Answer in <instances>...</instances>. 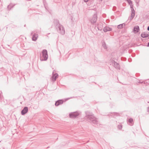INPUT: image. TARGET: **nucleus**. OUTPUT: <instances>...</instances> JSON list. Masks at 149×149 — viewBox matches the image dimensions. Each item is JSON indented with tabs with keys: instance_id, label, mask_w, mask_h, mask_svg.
Here are the masks:
<instances>
[{
	"instance_id": "obj_1",
	"label": "nucleus",
	"mask_w": 149,
	"mask_h": 149,
	"mask_svg": "<svg viewBox=\"0 0 149 149\" xmlns=\"http://www.w3.org/2000/svg\"><path fill=\"white\" fill-rule=\"evenodd\" d=\"M86 116L85 119L88 122H90L92 124L97 125L98 124L97 118L95 117L92 112L88 111L85 112Z\"/></svg>"
},
{
	"instance_id": "obj_2",
	"label": "nucleus",
	"mask_w": 149,
	"mask_h": 149,
	"mask_svg": "<svg viewBox=\"0 0 149 149\" xmlns=\"http://www.w3.org/2000/svg\"><path fill=\"white\" fill-rule=\"evenodd\" d=\"M48 57L47 52L46 49H43L42 52V55L40 54V59L41 61H46Z\"/></svg>"
},
{
	"instance_id": "obj_3",
	"label": "nucleus",
	"mask_w": 149,
	"mask_h": 149,
	"mask_svg": "<svg viewBox=\"0 0 149 149\" xmlns=\"http://www.w3.org/2000/svg\"><path fill=\"white\" fill-rule=\"evenodd\" d=\"M58 31L61 35H64L65 33V31L64 27L61 24L56 27Z\"/></svg>"
},
{
	"instance_id": "obj_4",
	"label": "nucleus",
	"mask_w": 149,
	"mask_h": 149,
	"mask_svg": "<svg viewBox=\"0 0 149 149\" xmlns=\"http://www.w3.org/2000/svg\"><path fill=\"white\" fill-rule=\"evenodd\" d=\"M97 19V13H95L93 15L92 18L90 20L92 24H93L95 23Z\"/></svg>"
},
{
	"instance_id": "obj_5",
	"label": "nucleus",
	"mask_w": 149,
	"mask_h": 149,
	"mask_svg": "<svg viewBox=\"0 0 149 149\" xmlns=\"http://www.w3.org/2000/svg\"><path fill=\"white\" fill-rule=\"evenodd\" d=\"M111 62L113 65L117 69L120 70V66L119 64L113 60H111Z\"/></svg>"
},
{
	"instance_id": "obj_6",
	"label": "nucleus",
	"mask_w": 149,
	"mask_h": 149,
	"mask_svg": "<svg viewBox=\"0 0 149 149\" xmlns=\"http://www.w3.org/2000/svg\"><path fill=\"white\" fill-rule=\"evenodd\" d=\"M79 114L78 112L76 111L70 113L69 116L71 118H75L79 115Z\"/></svg>"
},
{
	"instance_id": "obj_7",
	"label": "nucleus",
	"mask_w": 149,
	"mask_h": 149,
	"mask_svg": "<svg viewBox=\"0 0 149 149\" xmlns=\"http://www.w3.org/2000/svg\"><path fill=\"white\" fill-rule=\"evenodd\" d=\"M28 107H25L21 111V113L22 115H24L28 112Z\"/></svg>"
},
{
	"instance_id": "obj_8",
	"label": "nucleus",
	"mask_w": 149,
	"mask_h": 149,
	"mask_svg": "<svg viewBox=\"0 0 149 149\" xmlns=\"http://www.w3.org/2000/svg\"><path fill=\"white\" fill-rule=\"evenodd\" d=\"M58 74L57 73H56L55 74H54L53 72L52 73V75L51 78V79L52 81H54L56 80V79L58 78Z\"/></svg>"
},
{
	"instance_id": "obj_9",
	"label": "nucleus",
	"mask_w": 149,
	"mask_h": 149,
	"mask_svg": "<svg viewBox=\"0 0 149 149\" xmlns=\"http://www.w3.org/2000/svg\"><path fill=\"white\" fill-rule=\"evenodd\" d=\"M139 31V26H134L133 31L134 33H136L138 32Z\"/></svg>"
},
{
	"instance_id": "obj_10",
	"label": "nucleus",
	"mask_w": 149,
	"mask_h": 149,
	"mask_svg": "<svg viewBox=\"0 0 149 149\" xmlns=\"http://www.w3.org/2000/svg\"><path fill=\"white\" fill-rule=\"evenodd\" d=\"M64 102L63 100H59L56 101L55 103V105L56 106H58L62 104Z\"/></svg>"
},
{
	"instance_id": "obj_11",
	"label": "nucleus",
	"mask_w": 149,
	"mask_h": 149,
	"mask_svg": "<svg viewBox=\"0 0 149 149\" xmlns=\"http://www.w3.org/2000/svg\"><path fill=\"white\" fill-rule=\"evenodd\" d=\"M103 30L104 32H106L107 31H112V28L111 27H109V26H106L104 28Z\"/></svg>"
},
{
	"instance_id": "obj_12",
	"label": "nucleus",
	"mask_w": 149,
	"mask_h": 149,
	"mask_svg": "<svg viewBox=\"0 0 149 149\" xmlns=\"http://www.w3.org/2000/svg\"><path fill=\"white\" fill-rule=\"evenodd\" d=\"M33 33L32 32L31 34V35H32V40L34 41H36L38 37V34L35 33L32 35Z\"/></svg>"
},
{
	"instance_id": "obj_13",
	"label": "nucleus",
	"mask_w": 149,
	"mask_h": 149,
	"mask_svg": "<svg viewBox=\"0 0 149 149\" xmlns=\"http://www.w3.org/2000/svg\"><path fill=\"white\" fill-rule=\"evenodd\" d=\"M141 36L143 38H147L149 36V33L148 32H144L142 33Z\"/></svg>"
},
{
	"instance_id": "obj_14",
	"label": "nucleus",
	"mask_w": 149,
	"mask_h": 149,
	"mask_svg": "<svg viewBox=\"0 0 149 149\" xmlns=\"http://www.w3.org/2000/svg\"><path fill=\"white\" fill-rule=\"evenodd\" d=\"M54 22L56 27L61 25V24H59V20L57 19H54Z\"/></svg>"
},
{
	"instance_id": "obj_15",
	"label": "nucleus",
	"mask_w": 149,
	"mask_h": 149,
	"mask_svg": "<svg viewBox=\"0 0 149 149\" xmlns=\"http://www.w3.org/2000/svg\"><path fill=\"white\" fill-rule=\"evenodd\" d=\"M111 113L112 115H109L108 116L115 118L116 116H118L119 115V113L117 112H111Z\"/></svg>"
},
{
	"instance_id": "obj_16",
	"label": "nucleus",
	"mask_w": 149,
	"mask_h": 149,
	"mask_svg": "<svg viewBox=\"0 0 149 149\" xmlns=\"http://www.w3.org/2000/svg\"><path fill=\"white\" fill-rule=\"evenodd\" d=\"M15 4H13L12 3H10L9 5L8 6L7 8L8 10H10L12 8H13L15 6Z\"/></svg>"
},
{
	"instance_id": "obj_17",
	"label": "nucleus",
	"mask_w": 149,
	"mask_h": 149,
	"mask_svg": "<svg viewBox=\"0 0 149 149\" xmlns=\"http://www.w3.org/2000/svg\"><path fill=\"white\" fill-rule=\"evenodd\" d=\"M128 4L130 5V7L133 6L132 1L131 0H126Z\"/></svg>"
},
{
	"instance_id": "obj_18",
	"label": "nucleus",
	"mask_w": 149,
	"mask_h": 149,
	"mask_svg": "<svg viewBox=\"0 0 149 149\" xmlns=\"http://www.w3.org/2000/svg\"><path fill=\"white\" fill-rule=\"evenodd\" d=\"M125 25V24H122L118 26L117 27L118 29H121L123 28V25Z\"/></svg>"
},
{
	"instance_id": "obj_19",
	"label": "nucleus",
	"mask_w": 149,
	"mask_h": 149,
	"mask_svg": "<svg viewBox=\"0 0 149 149\" xmlns=\"http://www.w3.org/2000/svg\"><path fill=\"white\" fill-rule=\"evenodd\" d=\"M102 46L104 49H107V46L106 43L104 41L102 43Z\"/></svg>"
},
{
	"instance_id": "obj_20",
	"label": "nucleus",
	"mask_w": 149,
	"mask_h": 149,
	"mask_svg": "<svg viewBox=\"0 0 149 149\" xmlns=\"http://www.w3.org/2000/svg\"><path fill=\"white\" fill-rule=\"evenodd\" d=\"M97 28L99 30L101 31L102 30V27H101L99 24L97 25Z\"/></svg>"
},
{
	"instance_id": "obj_21",
	"label": "nucleus",
	"mask_w": 149,
	"mask_h": 149,
	"mask_svg": "<svg viewBox=\"0 0 149 149\" xmlns=\"http://www.w3.org/2000/svg\"><path fill=\"white\" fill-rule=\"evenodd\" d=\"M130 8L132 11L131 13L135 14V11L134 9V8H133V6L131 7Z\"/></svg>"
},
{
	"instance_id": "obj_22",
	"label": "nucleus",
	"mask_w": 149,
	"mask_h": 149,
	"mask_svg": "<svg viewBox=\"0 0 149 149\" xmlns=\"http://www.w3.org/2000/svg\"><path fill=\"white\" fill-rule=\"evenodd\" d=\"M133 121V119L132 118L129 119L128 120V122L130 123H132Z\"/></svg>"
},
{
	"instance_id": "obj_23",
	"label": "nucleus",
	"mask_w": 149,
	"mask_h": 149,
	"mask_svg": "<svg viewBox=\"0 0 149 149\" xmlns=\"http://www.w3.org/2000/svg\"><path fill=\"white\" fill-rule=\"evenodd\" d=\"M118 128L119 130H121L122 128V125H118Z\"/></svg>"
},
{
	"instance_id": "obj_24",
	"label": "nucleus",
	"mask_w": 149,
	"mask_h": 149,
	"mask_svg": "<svg viewBox=\"0 0 149 149\" xmlns=\"http://www.w3.org/2000/svg\"><path fill=\"white\" fill-rule=\"evenodd\" d=\"M135 14L131 13V16L132 18H134V16H135Z\"/></svg>"
},
{
	"instance_id": "obj_25",
	"label": "nucleus",
	"mask_w": 149,
	"mask_h": 149,
	"mask_svg": "<svg viewBox=\"0 0 149 149\" xmlns=\"http://www.w3.org/2000/svg\"><path fill=\"white\" fill-rule=\"evenodd\" d=\"M116 9V6H114L113 8V11H115Z\"/></svg>"
},
{
	"instance_id": "obj_26",
	"label": "nucleus",
	"mask_w": 149,
	"mask_h": 149,
	"mask_svg": "<svg viewBox=\"0 0 149 149\" xmlns=\"http://www.w3.org/2000/svg\"><path fill=\"white\" fill-rule=\"evenodd\" d=\"M133 18H132L131 17H129V19L130 20V21H131Z\"/></svg>"
},
{
	"instance_id": "obj_27",
	"label": "nucleus",
	"mask_w": 149,
	"mask_h": 149,
	"mask_svg": "<svg viewBox=\"0 0 149 149\" xmlns=\"http://www.w3.org/2000/svg\"><path fill=\"white\" fill-rule=\"evenodd\" d=\"M128 61L129 62H131L132 61V59L131 58H129Z\"/></svg>"
},
{
	"instance_id": "obj_28",
	"label": "nucleus",
	"mask_w": 149,
	"mask_h": 149,
	"mask_svg": "<svg viewBox=\"0 0 149 149\" xmlns=\"http://www.w3.org/2000/svg\"><path fill=\"white\" fill-rule=\"evenodd\" d=\"M146 84H149V79L147 80V81H146Z\"/></svg>"
},
{
	"instance_id": "obj_29",
	"label": "nucleus",
	"mask_w": 149,
	"mask_h": 149,
	"mask_svg": "<svg viewBox=\"0 0 149 149\" xmlns=\"http://www.w3.org/2000/svg\"><path fill=\"white\" fill-rule=\"evenodd\" d=\"M84 2H88L89 0H84Z\"/></svg>"
},
{
	"instance_id": "obj_30",
	"label": "nucleus",
	"mask_w": 149,
	"mask_h": 149,
	"mask_svg": "<svg viewBox=\"0 0 149 149\" xmlns=\"http://www.w3.org/2000/svg\"><path fill=\"white\" fill-rule=\"evenodd\" d=\"M139 83H140L142 84V83H143V81H139Z\"/></svg>"
},
{
	"instance_id": "obj_31",
	"label": "nucleus",
	"mask_w": 149,
	"mask_h": 149,
	"mask_svg": "<svg viewBox=\"0 0 149 149\" xmlns=\"http://www.w3.org/2000/svg\"><path fill=\"white\" fill-rule=\"evenodd\" d=\"M147 30L149 31V26L147 27Z\"/></svg>"
},
{
	"instance_id": "obj_32",
	"label": "nucleus",
	"mask_w": 149,
	"mask_h": 149,
	"mask_svg": "<svg viewBox=\"0 0 149 149\" xmlns=\"http://www.w3.org/2000/svg\"><path fill=\"white\" fill-rule=\"evenodd\" d=\"M148 111L149 112V107L148 108Z\"/></svg>"
},
{
	"instance_id": "obj_33",
	"label": "nucleus",
	"mask_w": 149,
	"mask_h": 149,
	"mask_svg": "<svg viewBox=\"0 0 149 149\" xmlns=\"http://www.w3.org/2000/svg\"><path fill=\"white\" fill-rule=\"evenodd\" d=\"M143 83H144V84H146V81H143Z\"/></svg>"
},
{
	"instance_id": "obj_34",
	"label": "nucleus",
	"mask_w": 149,
	"mask_h": 149,
	"mask_svg": "<svg viewBox=\"0 0 149 149\" xmlns=\"http://www.w3.org/2000/svg\"><path fill=\"white\" fill-rule=\"evenodd\" d=\"M147 46L148 47H149V42L148 43Z\"/></svg>"
},
{
	"instance_id": "obj_35",
	"label": "nucleus",
	"mask_w": 149,
	"mask_h": 149,
	"mask_svg": "<svg viewBox=\"0 0 149 149\" xmlns=\"http://www.w3.org/2000/svg\"><path fill=\"white\" fill-rule=\"evenodd\" d=\"M139 0H136V1H139Z\"/></svg>"
},
{
	"instance_id": "obj_36",
	"label": "nucleus",
	"mask_w": 149,
	"mask_h": 149,
	"mask_svg": "<svg viewBox=\"0 0 149 149\" xmlns=\"http://www.w3.org/2000/svg\"><path fill=\"white\" fill-rule=\"evenodd\" d=\"M26 26V25L25 24V25H24V26Z\"/></svg>"
}]
</instances>
